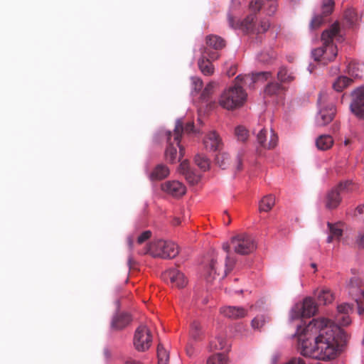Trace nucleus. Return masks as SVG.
I'll return each mask as SVG.
<instances>
[{"label":"nucleus","mask_w":364,"mask_h":364,"mask_svg":"<svg viewBox=\"0 0 364 364\" xmlns=\"http://www.w3.org/2000/svg\"><path fill=\"white\" fill-rule=\"evenodd\" d=\"M171 284L178 288H183L187 284L185 275L178 269H171L166 273Z\"/></svg>","instance_id":"19"},{"label":"nucleus","mask_w":364,"mask_h":364,"mask_svg":"<svg viewBox=\"0 0 364 364\" xmlns=\"http://www.w3.org/2000/svg\"><path fill=\"white\" fill-rule=\"evenodd\" d=\"M228 359L223 353H215L210 355L206 364H228Z\"/></svg>","instance_id":"32"},{"label":"nucleus","mask_w":364,"mask_h":364,"mask_svg":"<svg viewBox=\"0 0 364 364\" xmlns=\"http://www.w3.org/2000/svg\"><path fill=\"white\" fill-rule=\"evenodd\" d=\"M338 314L336 316L334 325L348 326L350 323L349 313L352 311V306L348 303H343L337 306Z\"/></svg>","instance_id":"15"},{"label":"nucleus","mask_w":364,"mask_h":364,"mask_svg":"<svg viewBox=\"0 0 364 364\" xmlns=\"http://www.w3.org/2000/svg\"><path fill=\"white\" fill-rule=\"evenodd\" d=\"M275 204V198L272 195L264 196L259 202V210L260 212L269 211Z\"/></svg>","instance_id":"28"},{"label":"nucleus","mask_w":364,"mask_h":364,"mask_svg":"<svg viewBox=\"0 0 364 364\" xmlns=\"http://www.w3.org/2000/svg\"><path fill=\"white\" fill-rule=\"evenodd\" d=\"M356 211L358 214L363 215L364 217V204L363 205H359L356 208Z\"/></svg>","instance_id":"56"},{"label":"nucleus","mask_w":364,"mask_h":364,"mask_svg":"<svg viewBox=\"0 0 364 364\" xmlns=\"http://www.w3.org/2000/svg\"><path fill=\"white\" fill-rule=\"evenodd\" d=\"M216 164L222 168H227L230 163L229 154L227 153H219L215 157Z\"/></svg>","instance_id":"33"},{"label":"nucleus","mask_w":364,"mask_h":364,"mask_svg":"<svg viewBox=\"0 0 364 364\" xmlns=\"http://www.w3.org/2000/svg\"><path fill=\"white\" fill-rule=\"evenodd\" d=\"M348 69L351 76L356 78H364V65L351 63Z\"/></svg>","instance_id":"29"},{"label":"nucleus","mask_w":364,"mask_h":364,"mask_svg":"<svg viewBox=\"0 0 364 364\" xmlns=\"http://www.w3.org/2000/svg\"><path fill=\"white\" fill-rule=\"evenodd\" d=\"M345 16L346 18H348V21L350 23H353L356 18L355 14L353 10L350 9L346 11Z\"/></svg>","instance_id":"51"},{"label":"nucleus","mask_w":364,"mask_h":364,"mask_svg":"<svg viewBox=\"0 0 364 364\" xmlns=\"http://www.w3.org/2000/svg\"><path fill=\"white\" fill-rule=\"evenodd\" d=\"M180 223H181V222H180V220H179V219H178V218H176V219H175V220H174L173 224H174L175 225H179Z\"/></svg>","instance_id":"63"},{"label":"nucleus","mask_w":364,"mask_h":364,"mask_svg":"<svg viewBox=\"0 0 364 364\" xmlns=\"http://www.w3.org/2000/svg\"><path fill=\"white\" fill-rule=\"evenodd\" d=\"M255 14H250L242 21H235L231 14H228V20L231 28L235 29H240L245 33H250L255 31Z\"/></svg>","instance_id":"12"},{"label":"nucleus","mask_w":364,"mask_h":364,"mask_svg":"<svg viewBox=\"0 0 364 364\" xmlns=\"http://www.w3.org/2000/svg\"><path fill=\"white\" fill-rule=\"evenodd\" d=\"M226 346V341L222 336L216 337L210 343V348L211 350H223Z\"/></svg>","instance_id":"36"},{"label":"nucleus","mask_w":364,"mask_h":364,"mask_svg":"<svg viewBox=\"0 0 364 364\" xmlns=\"http://www.w3.org/2000/svg\"><path fill=\"white\" fill-rule=\"evenodd\" d=\"M262 6V2L261 0H255L251 1L250 4V9L253 13H257L259 11ZM255 15V14H254Z\"/></svg>","instance_id":"48"},{"label":"nucleus","mask_w":364,"mask_h":364,"mask_svg":"<svg viewBox=\"0 0 364 364\" xmlns=\"http://www.w3.org/2000/svg\"><path fill=\"white\" fill-rule=\"evenodd\" d=\"M230 245L240 255H248L256 249L254 239L247 234H240L232 237Z\"/></svg>","instance_id":"6"},{"label":"nucleus","mask_w":364,"mask_h":364,"mask_svg":"<svg viewBox=\"0 0 364 364\" xmlns=\"http://www.w3.org/2000/svg\"><path fill=\"white\" fill-rule=\"evenodd\" d=\"M269 22L268 21H262L259 27L257 28V32H265L269 28Z\"/></svg>","instance_id":"52"},{"label":"nucleus","mask_w":364,"mask_h":364,"mask_svg":"<svg viewBox=\"0 0 364 364\" xmlns=\"http://www.w3.org/2000/svg\"><path fill=\"white\" fill-rule=\"evenodd\" d=\"M132 262H134L132 257H129L128 259V265L131 267Z\"/></svg>","instance_id":"62"},{"label":"nucleus","mask_w":364,"mask_h":364,"mask_svg":"<svg viewBox=\"0 0 364 364\" xmlns=\"http://www.w3.org/2000/svg\"><path fill=\"white\" fill-rule=\"evenodd\" d=\"M351 81V79L347 77L341 76L334 82L333 87L336 91L341 92L344 88L348 86Z\"/></svg>","instance_id":"31"},{"label":"nucleus","mask_w":364,"mask_h":364,"mask_svg":"<svg viewBox=\"0 0 364 364\" xmlns=\"http://www.w3.org/2000/svg\"><path fill=\"white\" fill-rule=\"evenodd\" d=\"M200 325L197 321H193L191 323V334L194 339H198L200 336Z\"/></svg>","instance_id":"44"},{"label":"nucleus","mask_w":364,"mask_h":364,"mask_svg":"<svg viewBox=\"0 0 364 364\" xmlns=\"http://www.w3.org/2000/svg\"><path fill=\"white\" fill-rule=\"evenodd\" d=\"M193 92L198 93L203 87V81L198 77H192Z\"/></svg>","instance_id":"46"},{"label":"nucleus","mask_w":364,"mask_h":364,"mask_svg":"<svg viewBox=\"0 0 364 364\" xmlns=\"http://www.w3.org/2000/svg\"><path fill=\"white\" fill-rule=\"evenodd\" d=\"M328 226L329 228L330 234L327 238V242L330 243L333 240H338L343 234L341 224V223L331 224L330 223H328Z\"/></svg>","instance_id":"27"},{"label":"nucleus","mask_w":364,"mask_h":364,"mask_svg":"<svg viewBox=\"0 0 364 364\" xmlns=\"http://www.w3.org/2000/svg\"><path fill=\"white\" fill-rule=\"evenodd\" d=\"M318 301L324 305L331 303L334 299V296L330 289L323 288L318 290L316 293Z\"/></svg>","instance_id":"26"},{"label":"nucleus","mask_w":364,"mask_h":364,"mask_svg":"<svg viewBox=\"0 0 364 364\" xmlns=\"http://www.w3.org/2000/svg\"><path fill=\"white\" fill-rule=\"evenodd\" d=\"M333 139L328 134H323L319 136L316 140V146L318 149L326 151L332 147Z\"/></svg>","instance_id":"25"},{"label":"nucleus","mask_w":364,"mask_h":364,"mask_svg":"<svg viewBox=\"0 0 364 364\" xmlns=\"http://www.w3.org/2000/svg\"><path fill=\"white\" fill-rule=\"evenodd\" d=\"M282 90V86L277 82H271L268 84L265 89V92L267 95H272L278 94Z\"/></svg>","instance_id":"41"},{"label":"nucleus","mask_w":364,"mask_h":364,"mask_svg":"<svg viewBox=\"0 0 364 364\" xmlns=\"http://www.w3.org/2000/svg\"><path fill=\"white\" fill-rule=\"evenodd\" d=\"M277 9V5L275 3H272L267 10L268 15L274 14Z\"/></svg>","instance_id":"53"},{"label":"nucleus","mask_w":364,"mask_h":364,"mask_svg":"<svg viewBox=\"0 0 364 364\" xmlns=\"http://www.w3.org/2000/svg\"><path fill=\"white\" fill-rule=\"evenodd\" d=\"M350 107L355 115L364 119V87L354 92L353 100Z\"/></svg>","instance_id":"13"},{"label":"nucleus","mask_w":364,"mask_h":364,"mask_svg":"<svg viewBox=\"0 0 364 364\" xmlns=\"http://www.w3.org/2000/svg\"><path fill=\"white\" fill-rule=\"evenodd\" d=\"M348 336L343 329L326 318L313 319L299 337L302 355L321 360L334 359Z\"/></svg>","instance_id":"1"},{"label":"nucleus","mask_w":364,"mask_h":364,"mask_svg":"<svg viewBox=\"0 0 364 364\" xmlns=\"http://www.w3.org/2000/svg\"><path fill=\"white\" fill-rule=\"evenodd\" d=\"M131 318L129 314L121 313L115 315L112 321L111 327L112 329L119 331L129 325Z\"/></svg>","instance_id":"21"},{"label":"nucleus","mask_w":364,"mask_h":364,"mask_svg":"<svg viewBox=\"0 0 364 364\" xmlns=\"http://www.w3.org/2000/svg\"><path fill=\"white\" fill-rule=\"evenodd\" d=\"M220 313L224 316L231 319L244 318L247 314V311L240 306H224L220 309Z\"/></svg>","instance_id":"18"},{"label":"nucleus","mask_w":364,"mask_h":364,"mask_svg":"<svg viewBox=\"0 0 364 364\" xmlns=\"http://www.w3.org/2000/svg\"><path fill=\"white\" fill-rule=\"evenodd\" d=\"M235 168L237 171H240L242 169V159L239 155L236 158Z\"/></svg>","instance_id":"55"},{"label":"nucleus","mask_w":364,"mask_h":364,"mask_svg":"<svg viewBox=\"0 0 364 364\" xmlns=\"http://www.w3.org/2000/svg\"><path fill=\"white\" fill-rule=\"evenodd\" d=\"M224 214H225V215L227 216V218H226V220H228V221H227V223H226V225H228L230 223V222H231L230 217V215H229V214H228V213L227 211H225V212H224Z\"/></svg>","instance_id":"60"},{"label":"nucleus","mask_w":364,"mask_h":364,"mask_svg":"<svg viewBox=\"0 0 364 364\" xmlns=\"http://www.w3.org/2000/svg\"><path fill=\"white\" fill-rule=\"evenodd\" d=\"M257 143L264 149H274L278 142V136L273 129H262L257 134Z\"/></svg>","instance_id":"10"},{"label":"nucleus","mask_w":364,"mask_h":364,"mask_svg":"<svg viewBox=\"0 0 364 364\" xmlns=\"http://www.w3.org/2000/svg\"><path fill=\"white\" fill-rule=\"evenodd\" d=\"M271 75H272V73L270 72H260V73H257L255 74H253L252 77L245 76V77H242V80L245 81V83H247V82L248 80H251V81H252V82H255L259 80L260 79L266 80Z\"/></svg>","instance_id":"34"},{"label":"nucleus","mask_w":364,"mask_h":364,"mask_svg":"<svg viewBox=\"0 0 364 364\" xmlns=\"http://www.w3.org/2000/svg\"><path fill=\"white\" fill-rule=\"evenodd\" d=\"M191 169L189 167V164L186 160L183 161L178 167L179 173L182 175H185L186 173L190 171Z\"/></svg>","instance_id":"49"},{"label":"nucleus","mask_w":364,"mask_h":364,"mask_svg":"<svg viewBox=\"0 0 364 364\" xmlns=\"http://www.w3.org/2000/svg\"><path fill=\"white\" fill-rule=\"evenodd\" d=\"M235 261L229 255L226 256L225 266L218 268V262L217 259H212L209 265L208 275L207 280L211 282L215 278V276H221L222 278L226 277L234 267Z\"/></svg>","instance_id":"8"},{"label":"nucleus","mask_w":364,"mask_h":364,"mask_svg":"<svg viewBox=\"0 0 364 364\" xmlns=\"http://www.w3.org/2000/svg\"><path fill=\"white\" fill-rule=\"evenodd\" d=\"M340 27L338 23H333L328 29L323 31L321 34L322 46L312 50L314 60L327 65L333 61L337 55L338 49L333 43V40H340Z\"/></svg>","instance_id":"2"},{"label":"nucleus","mask_w":364,"mask_h":364,"mask_svg":"<svg viewBox=\"0 0 364 364\" xmlns=\"http://www.w3.org/2000/svg\"><path fill=\"white\" fill-rule=\"evenodd\" d=\"M196 164L203 171H206L209 168L210 161L208 159L202 154H197L195 156Z\"/></svg>","instance_id":"35"},{"label":"nucleus","mask_w":364,"mask_h":364,"mask_svg":"<svg viewBox=\"0 0 364 364\" xmlns=\"http://www.w3.org/2000/svg\"><path fill=\"white\" fill-rule=\"evenodd\" d=\"M161 189L176 198L183 196L186 191L185 186L178 181H169L162 183Z\"/></svg>","instance_id":"14"},{"label":"nucleus","mask_w":364,"mask_h":364,"mask_svg":"<svg viewBox=\"0 0 364 364\" xmlns=\"http://www.w3.org/2000/svg\"><path fill=\"white\" fill-rule=\"evenodd\" d=\"M210 60H213L206 54L202 53L201 58L198 60V65L203 75H211L214 73V68Z\"/></svg>","instance_id":"22"},{"label":"nucleus","mask_w":364,"mask_h":364,"mask_svg":"<svg viewBox=\"0 0 364 364\" xmlns=\"http://www.w3.org/2000/svg\"><path fill=\"white\" fill-rule=\"evenodd\" d=\"M213 87H214V85H213V83H212V82L208 83L205 86V87L203 90V92L201 93V96H200V97L203 100H204V101L208 100V99L210 97V96L212 95V93L213 92Z\"/></svg>","instance_id":"43"},{"label":"nucleus","mask_w":364,"mask_h":364,"mask_svg":"<svg viewBox=\"0 0 364 364\" xmlns=\"http://www.w3.org/2000/svg\"><path fill=\"white\" fill-rule=\"evenodd\" d=\"M134 346L138 351L144 352L148 350L152 343V336L150 330L146 326H140L135 331Z\"/></svg>","instance_id":"9"},{"label":"nucleus","mask_w":364,"mask_h":364,"mask_svg":"<svg viewBox=\"0 0 364 364\" xmlns=\"http://www.w3.org/2000/svg\"><path fill=\"white\" fill-rule=\"evenodd\" d=\"M298 313L292 316L294 318L299 317H311L314 316L317 311V306L311 298H306L304 300L301 307H297Z\"/></svg>","instance_id":"16"},{"label":"nucleus","mask_w":364,"mask_h":364,"mask_svg":"<svg viewBox=\"0 0 364 364\" xmlns=\"http://www.w3.org/2000/svg\"><path fill=\"white\" fill-rule=\"evenodd\" d=\"M336 114V108L333 104L322 107L317 115L316 122L319 126H325L330 123Z\"/></svg>","instance_id":"17"},{"label":"nucleus","mask_w":364,"mask_h":364,"mask_svg":"<svg viewBox=\"0 0 364 364\" xmlns=\"http://www.w3.org/2000/svg\"><path fill=\"white\" fill-rule=\"evenodd\" d=\"M277 77L282 82H291L294 79V77L288 73V70L285 68H281L277 73Z\"/></svg>","instance_id":"37"},{"label":"nucleus","mask_w":364,"mask_h":364,"mask_svg":"<svg viewBox=\"0 0 364 364\" xmlns=\"http://www.w3.org/2000/svg\"><path fill=\"white\" fill-rule=\"evenodd\" d=\"M178 252V247L176 243L163 240L152 242L145 252V253H149L154 257L162 259L174 258Z\"/></svg>","instance_id":"4"},{"label":"nucleus","mask_w":364,"mask_h":364,"mask_svg":"<svg viewBox=\"0 0 364 364\" xmlns=\"http://www.w3.org/2000/svg\"><path fill=\"white\" fill-rule=\"evenodd\" d=\"M356 242L360 247L364 248V234L358 235Z\"/></svg>","instance_id":"54"},{"label":"nucleus","mask_w":364,"mask_h":364,"mask_svg":"<svg viewBox=\"0 0 364 364\" xmlns=\"http://www.w3.org/2000/svg\"><path fill=\"white\" fill-rule=\"evenodd\" d=\"M266 322L264 316H257L252 321V326L255 329H259Z\"/></svg>","instance_id":"45"},{"label":"nucleus","mask_w":364,"mask_h":364,"mask_svg":"<svg viewBox=\"0 0 364 364\" xmlns=\"http://www.w3.org/2000/svg\"><path fill=\"white\" fill-rule=\"evenodd\" d=\"M230 248V245L228 243H223V249L226 252H228Z\"/></svg>","instance_id":"58"},{"label":"nucleus","mask_w":364,"mask_h":364,"mask_svg":"<svg viewBox=\"0 0 364 364\" xmlns=\"http://www.w3.org/2000/svg\"><path fill=\"white\" fill-rule=\"evenodd\" d=\"M204 144L207 149L216 151L220 149L222 143L218 134L215 132H212L205 139Z\"/></svg>","instance_id":"23"},{"label":"nucleus","mask_w":364,"mask_h":364,"mask_svg":"<svg viewBox=\"0 0 364 364\" xmlns=\"http://www.w3.org/2000/svg\"><path fill=\"white\" fill-rule=\"evenodd\" d=\"M321 102H322V96L320 95L319 98H318V103L319 105L321 106Z\"/></svg>","instance_id":"64"},{"label":"nucleus","mask_w":364,"mask_h":364,"mask_svg":"<svg viewBox=\"0 0 364 364\" xmlns=\"http://www.w3.org/2000/svg\"><path fill=\"white\" fill-rule=\"evenodd\" d=\"M124 364H141L139 361L129 358L128 359Z\"/></svg>","instance_id":"57"},{"label":"nucleus","mask_w":364,"mask_h":364,"mask_svg":"<svg viewBox=\"0 0 364 364\" xmlns=\"http://www.w3.org/2000/svg\"><path fill=\"white\" fill-rule=\"evenodd\" d=\"M358 314L360 315H363L364 314V308H363L360 306H358Z\"/></svg>","instance_id":"61"},{"label":"nucleus","mask_w":364,"mask_h":364,"mask_svg":"<svg viewBox=\"0 0 364 364\" xmlns=\"http://www.w3.org/2000/svg\"><path fill=\"white\" fill-rule=\"evenodd\" d=\"M194 124L193 122H188L183 127V122L181 119H178L176 122L175 128L172 136H173V142L176 143L177 145L180 143L181 138L183 130L186 132H191L193 130Z\"/></svg>","instance_id":"20"},{"label":"nucleus","mask_w":364,"mask_h":364,"mask_svg":"<svg viewBox=\"0 0 364 364\" xmlns=\"http://www.w3.org/2000/svg\"><path fill=\"white\" fill-rule=\"evenodd\" d=\"M168 168L164 164L157 165L150 174L151 181H159L166 178L169 175Z\"/></svg>","instance_id":"24"},{"label":"nucleus","mask_w":364,"mask_h":364,"mask_svg":"<svg viewBox=\"0 0 364 364\" xmlns=\"http://www.w3.org/2000/svg\"><path fill=\"white\" fill-rule=\"evenodd\" d=\"M334 1L333 0H323L322 4V14L323 16L330 15L334 8Z\"/></svg>","instance_id":"39"},{"label":"nucleus","mask_w":364,"mask_h":364,"mask_svg":"<svg viewBox=\"0 0 364 364\" xmlns=\"http://www.w3.org/2000/svg\"><path fill=\"white\" fill-rule=\"evenodd\" d=\"M349 286L362 288L364 287V282L358 277H354L350 279Z\"/></svg>","instance_id":"47"},{"label":"nucleus","mask_w":364,"mask_h":364,"mask_svg":"<svg viewBox=\"0 0 364 364\" xmlns=\"http://www.w3.org/2000/svg\"><path fill=\"white\" fill-rule=\"evenodd\" d=\"M247 94L240 85L235 84L225 89L220 95L218 103L224 109L233 110L242 106Z\"/></svg>","instance_id":"3"},{"label":"nucleus","mask_w":364,"mask_h":364,"mask_svg":"<svg viewBox=\"0 0 364 364\" xmlns=\"http://www.w3.org/2000/svg\"><path fill=\"white\" fill-rule=\"evenodd\" d=\"M151 236V232L150 230H146L143 232L138 237H137V243L142 244L148 239H149Z\"/></svg>","instance_id":"50"},{"label":"nucleus","mask_w":364,"mask_h":364,"mask_svg":"<svg viewBox=\"0 0 364 364\" xmlns=\"http://www.w3.org/2000/svg\"><path fill=\"white\" fill-rule=\"evenodd\" d=\"M172 133L171 132H167V143L168 146L165 151V157L166 161L170 163H175L177 161H180L184 155V148L176 144L174 146L173 142L171 141Z\"/></svg>","instance_id":"11"},{"label":"nucleus","mask_w":364,"mask_h":364,"mask_svg":"<svg viewBox=\"0 0 364 364\" xmlns=\"http://www.w3.org/2000/svg\"><path fill=\"white\" fill-rule=\"evenodd\" d=\"M224 214H225V215L227 216V218H226V220H228V221H227V223H226V225H228L230 223V222H231L230 217V215H229V214H228V213L227 211H225V212H224Z\"/></svg>","instance_id":"59"},{"label":"nucleus","mask_w":364,"mask_h":364,"mask_svg":"<svg viewBox=\"0 0 364 364\" xmlns=\"http://www.w3.org/2000/svg\"><path fill=\"white\" fill-rule=\"evenodd\" d=\"M235 134L239 141H245L247 139L248 132L242 126L237 127L235 130Z\"/></svg>","instance_id":"40"},{"label":"nucleus","mask_w":364,"mask_h":364,"mask_svg":"<svg viewBox=\"0 0 364 364\" xmlns=\"http://www.w3.org/2000/svg\"><path fill=\"white\" fill-rule=\"evenodd\" d=\"M157 357L158 364H168L169 353L161 343L157 346Z\"/></svg>","instance_id":"30"},{"label":"nucleus","mask_w":364,"mask_h":364,"mask_svg":"<svg viewBox=\"0 0 364 364\" xmlns=\"http://www.w3.org/2000/svg\"><path fill=\"white\" fill-rule=\"evenodd\" d=\"M184 177L186 180L191 185L197 184L200 179V176L193 172L192 170L186 173L184 175Z\"/></svg>","instance_id":"42"},{"label":"nucleus","mask_w":364,"mask_h":364,"mask_svg":"<svg viewBox=\"0 0 364 364\" xmlns=\"http://www.w3.org/2000/svg\"><path fill=\"white\" fill-rule=\"evenodd\" d=\"M355 185L350 181L341 182L339 185L329 191L326 196V207L328 209L336 208L341 201L340 195L345 192L352 191Z\"/></svg>","instance_id":"5"},{"label":"nucleus","mask_w":364,"mask_h":364,"mask_svg":"<svg viewBox=\"0 0 364 364\" xmlns=\"http://www.w3.org/2000/svg\"><path fill=\"white\" fill-rule=\"evenodd\" d=\"M326 16H323L322 14L315 15L310 22V28L311 30H316L318 28L324 23V17Z\"/></svg>","instance_id":"38"},{"label":"nucleus","mask_w":364,"mask_h":364,"mask_svg":"<svg viewBox=\"0 0 364 364\" xmlns=\"http://www.w3.org/2000/svg\"><path fill=\"white\" fill-rule=\"evenodd\" d=\"M205 42L206 46L201 49V53L206 54L213 60H217L220 57L218 50L225 46L224 39L216 35H209Z\"/></svg>","instance_id":"7"}]
</instances>
